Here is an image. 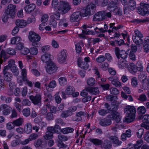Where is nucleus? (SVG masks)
I'll return each instance as SVG.
<instances>
[{"instance_id": "f03ea898", "label": "nucleus", "mask_w": 149, "mask_h": 149, "mask_svg": "<svg viewBox=\"0 0 149 149\" xmlns=\"http://www.w3.org/2000/svg\"><path fill=\"white\" fill-rule=\"evenodd\" d=\"M136 110L133 106L127 105L124 109V113L126 115L125 117V122L130 123L134 121L135 118V113Z\"/></svg>"}, {"instance_id": "0eeeda50", "label": "nucleus", "mask_w": 149, "mask_h": 149, "mask_svg": "<svg viewBox=\"0 0 149 149\" xmlns=\"http://www.w3.org/2000/svg\"><path fill=\"white\" fill-rule=\"evenodd\" d=\"M95 5L93 3L88 5L86 9L82 13V17H86L93 14L95 11Z\"/></svg>"}, {"instance_id": "c756f323", "label": "nucleus", "mask_w": 149, "mask_h": 149, "mask_svg": "<svg viewBox=\"0 0 149 149\" xmlns=\"http://www.w3.org/2000/svg\"><path fill=\"white\" fill-rule=\"evenodd\" d=\"M74 129L70 127L64 128L61 129V132L64 134L72 133Z\"/></svg>"}, {"instance_id": "423d86ee", "label": "nucleus", "mask_w": 149, "mask_h": 149, "mask_svg": "<svg viewBox=\"0 0 149 149\" xmlns=\"http://www.w3.org/2000/svg\"><path fill=\"white\" fill-rule=\"evenodd\" d=\"M149 4L144 3H141L139 7L137 8V12L140 15L145 16L149 13Z\"/></svg>"}, {"instance_id": "a19ab883", "label": "nucleus", "mask_w": 149, "mask_h": 149, "mask_svg": "<svg viewBox=\"0 0 149 149\" xmlns=\"http://www.w3.org/2000/svg\"><path fill=\"white\" fill-rule=\"evenodd\" d=\"M58 138L59 140L58 141H66L68 140V137L63 134H59L58 136Z\"/></svg>"}, {"instance_id": "5fc2aeb1", "label": "nucleus", "mask_w": 149, "mask_h": 149, "mask_svg": "<svg viewBox=\"0 0 149 149\" xmlns=\"http://www.w3.org/2000/svg\"><path fill=\"white\" fill-rule=\"evenodd\" d=\"M131 83L132 86L133 87H136L138 85L137 80L136 77H133L131 79Z\"/></svg>"}, {"instance_id": "a878e982", "label": "nucleus", "mask_w": 149, "mask_h": 149, "mask_svg": "<svg viewBox=\"0 0 149 149\" xmlns=\"http://www.w3.org/2000/svg\"><path fill=\"white\" fill-rule=\"evenodd\" d=\"M88 90L91 93L96 95L99 93L98 88L97 87H88Z\"/></svg>"}, {"instance_id": "6e6d98bb", "label": "nucleus", "mask_w": 149, "mask_h": 149, "mask_svg": "<svg viewBox=\"0 0 149 149\" xmlns=\"http://www.w3.org/2000/svg\"><path fill=\"white\" fill-rule=\"evenodd\" d=\"M60 17V14L59 13H57L56 14L52 13L51 14L50 18L57 20L59 19Z\"/></svg>"}, {"instance_id": "338daca9", "label": "nucleus", "mask_w": 149, "mask_h": 149, "mask_svg": "<svg viewBox=\"0 0 149 149\" xmlns=\"http://www.w3.org/2000/svg\"><path fill=\"white\" fill-rule=\"evenodd\" d=\"M48 18L49 16L48 14H44L41 17V21L43 23H45L47 22Z\"/></svg>"}, {"instance_id": "69168bd1", "label": "nucleus", "mask_w": 149, "mask_h": 149, "mask_svg": "<svg viewBox=\"0 0 149 149\" xmlns=\"http://www.w3.org/2000/svg\"><path fill=\"white\" fill-rule=\"evenodd\" d=\"M21 69V74L22 77V80L24 79H26L27 78V71L26 69L25 68L22 69Z\"/></svg>"}, {"instance_id": "f3484780", "label": "nucleus", "mask_w": 149, "mask_h": 149, "mask_svg": "<svg viewBox=\"0 0 149 149\" xmlns=\"http://www.w3.org/2000/svg\"><path fill=\"white\" fill-rule=\"evenodd\" d=\"M118 0H112L108 4L107 9L110 12L114 11L117 7Z\"/></svg>"}, {"instance_id": "de8ad7c7", "label": "nucleus", "mask_w": 149, "mask_h": 149, "mask_svg": "<svg viewBox=\"0 0 149 149\" xmlns=\"http://www.w3.org/2000/svg\"><path fill=\"white\" fill-rule=\"evenodd\" d=\"M29 52L31 55H36L38 53V49L36 47H31L29 49Z\"/></svg>"}, {"instance_id": "b1692460", "label": "nucleus", "mask_w": 149, "mask_h": 149, "mask_svg": "<svg viewBox=\"0 0 149 149\" xmlns=\"http://www.w3.org/2000/svg\"><path fill=\"white\" fill-rule=\"evenodd\" d=\"M36 5L33 3H31L29 5H26L24 7V10L27 13H30L34 10L35 8Z\"/></svg>"}, {"instance_id": "393cba45", "label": "nucleus", "mask_w": 149, "mask_h": 149, "mask_svg": "<svg viewBox=\"0 0 149 149\" xmlns=\"http://www.w3.org/2000/svg\"><path fill=\"white\" fill-rule=\"evenodd\" d=\"M51 55L49 53H47L41 56V60L43 63H46L50 61Z\"/></svg>"}, {"instance_id": "1a4fd4ad", "label": "nucleus", "mask_w": 149, "mask_h": 149, "mask_svg": "<svg viewBox=\"0 0 149 149\" xmlns=\"http://www.w3.org/2000/svg\"><path fill=\"white\" fill-rule=\"evenodd\" d=\"M45 68L47 73L49 74L55 73L58 69L57 66L52 61L49 63Z\"/></svg>"}, {"instance_id": "79ce46f5", "label": "nucleus", "mask_w": 149, "mask_h": 149, "mask_svg": "<svg viewBox=\"0 0 149 149\" xmlns=\"http://www.w3.org/2000/svg\"><path fill=\"white\" fill-rule=\"evenodd\" d=\"M77 109V107L76 106H73L69 107L67 110L69 113L70 116H72L73 112H75Z\"/></svg>"}, {"instance_id": "f704fd0d", "label": "nucleus", "mask_w": 149, "mask_h": 149, "mask_svg": "<svg viewBox=\"0 0 149 149\" xmlns=\"http://www.w3.org/2000/svg\"><path fill=\"white\" fill-rule=\"evenodd\" d=\"M137 112L139 115H143L146 111V109L143 106L139 107L137 109Z\"/></svg>"}, {"instance_id": "4d7b16f0", "label": "nucleus", "mask_w": 149, "mask_h": 149, "mask_svg": "<svg viewBox=\"0 0 149 149\" xmlns=\"http://www.w3.org/2000/svg\"><path fill=\"white\" fill-rule=\"evenodd\" d=\"M22 103L23 106H29L31 104V102L26 98L22 100Z\"/></svg>"}, {"instance_id": "4c0bfd02", "label": "nucleus", "mask_w": 149, "mask_h": 149, "mask_svg": "<svg viewBox=\"0 0 149 149\" xmlns=\"http://www.w3.org/2000/svg\"><path fill=\"white\" fill-rule=\"evenodd\" d=\"M111 84L116 87H120L121 86V82H119L118 79H113L111 81Z\"/></svg>"}, {"instance_id": "f257e3e1", "label": "nucleus", "mask_w": 149, "mask_h": 149, "mask_svg": "<svg viewBox=\"0 0 149 149\" xmlns=\"http://www.w3.org/2000/svg\"><path fill=\"white\" fill-rule=\"evenodd\" d=\"M104 106L108 111H111V112L107 115V117L100 121V125L104 127L109 126L111 124V119L114 120L117 123L119 122L121 120V117L120 113L116 111L115 106L113 104L109 105L107 103L104 104Z\"/></svg>"}, {"instance_id": "39448f33", "label": "nucleus", "mask_w": 149, "mask_h": 149, "mask_svg": "<svg viewBox=\"0 0 149 149\" xmlns=\"http://www.w3.org/2000/svg\"><path fill=\"white\" fill-rule=\"evenodd\" d=\"M57 9L60 12L65 14L70 10L71 9V7L67 2L61 1H60Z\"/></svg>"}, {"instance_id": "f8f14e48", "label": "nucleus", "mask_w": 149, "mask_h": 149, "mask_svg": "<svg viewBox=\"0 0 149 149\" xmlns=\"http://www.w3.org/2000/svg\"><path fill=\"white\" fill-rule=\"evenodd\" d=\"M16 6L12 4H9L7 7L5 12L6 14L10 15L12 17H14L17 10L16 9Z\"/></svg>"}, {"instance_id": "ddd939ff", "label": "nucleus", "mask_w": 149, "mask_h": 149, "mask_svg": "<svg viewBox=\"0 0 149 149\" xmlns=\"http://www.w3.org/2000/svg\"><path fill=\"white\" fill-rule=\"evenodd\" d=\"M11 109L10 107L6 104H2L0 107V111H2V114L4 116L9 115Z\"/></svg>"}, {"instance_id": "2eb2a0df", "label": "nucleus", "mask_w": 149, "mask_h": 149, "mask_svg": "<svg viewBox=\"0 0 149 149\" xmlns=\"http://www.w3.org/2000/svg\"><path fill=\"white\" fill-rule=\"evenodd\" d=\"M81 16L82 14L80 12H74L70 16V21L72 22L78 21Z\"/></svg>"}, {"instance_id": "58836bf2", "label": "nucleus", "mask_w": 149, "mask_h": 149, "mask_svg": "<svg viewBox=\"0 0 149 149\" xmlns=\"http://www.w3.org/2000/svg\"><path fill=\"white\" fill-rule=\"evenodd\" d=\"M9 68L15 75L17 76L18 75L19 73L17 71L18 68L15 65L10 67Z\"/></svg>"}, {"instance_id": "680f3d73", "label": "nucleus", "mask_w": 149, "mask_h": 149, "mask_svg": "<svg viewBox=\"0 0 149 149\" xmlns=\"http://www.w3.org/2000/svg\"><path fill=\"white\" fill-rule=\"evenodd\" d=\"M56 124H59L61 125H65V123L63 120L61 118H56L55 120Z\"/></svg>"}, {"instance_id": "8fccbe9b", "label": "nucleus", "mask_w": 149, "mask_h": 149, "mask_svg": "<svg viewBox=\"0 0 149 149\" xmlns=\"http://www.w3.org/2000/svg\"><path fill=\"white\" fill-rule=\"evenodd\" d=\"M126 61H119L118 63V65L119 68H123L126 66Z\"/></svg>"}, {"instance_id": "9b49d317", "label": "nucleus", "mask_w": 149, "mask_h": 149, "mask_svg": "<svg viewBox=\"0 0 149 149\" xmlns=\"http://www.w3.org/2000/svg\"><path fill=\"white\" fill-rule=\"evenodd\" d=\"M8 70L7 67L5 66L3 71L4 80L7 82L10 81L13 77L12 74L8 72Z\"/></svg>"}, {"instance_id": "e433bc0d", "label": "nucleus", "mask_w": 149, "mask_h": 149, "mask_svg": "<svg viewBox=\"0 0 149 149\" xmlns=\"http://www.w3.org/2000/svg\"><path fill=\"white\" fill-rule=\"evenodd\" d=\"M22 112L24 116L27 117L29 116L31 114L30 109L29 107L25 108L23 110Z\"/></svg>"}, {"instance_id": "09e8293b", "label": "nucleus", "mask_w": 149, "mask_h": 149, "mask_svg": "<svg viewBox=\"0 0 149 149\" xmlns=\"http://www.w3.org/2000/svg\"><path fill=\"white\" fill-rule=\"evenodd\" d=\"M60 116L61 118H66L70 116L67 110L62 111Z\"/></svg>"}, {"instance_id": "13d9d810", "label": "nucleus", "mask_w": 149, "mask_h": 149, "mask_svg": "<svg viewBox=\"0 0 149 149\" xmlns=\"http://www.w3.org/2000/svg\"><path fill=\"white\" fill-rule=\"evenodd\" d=\"M138 99L141 102H144L146 101L147 98L145 94H142L139 95Z\"/></svg>"}, {"instance_id": "412c9836", "label": "nucleus", "mask_w": 149, "mask_h": 149, "mask_svg": "<svg viewBox=\"0 0 149 149\" xmlns=\"http://www.w3.org/2000/svg\"><path fill=\"white\" fill-rule=\"evenodd\" d=\"M17 81L18 83L19 84V85H21L23 84V81L25 82V83L27 84L30 87H32L33 86V84L32 82L31 81L27 79V78H26V79H24L22 80V79L21 77H19L17 79Z\"/></svg>"}, {"instance_id": "0e129e2a", "label": "nucleus", "mask_w": 149, "mask_h": 149, "mask_svg": "<svg viewBox=\"0 0 149 149\" xmlns=\"http://www.w3.org/2000/svg\"><path fill=\"white\" fill-rule=\"evenodd\" d=\"M144 132V129L141 128L138 130L136 132L137 136L139 138H141Z\"/></svg>"}, {"instance_id": "bf43d9fd", "label": "nucleus", "mask_w": 149, "mask_h": 149, "mask_svg": "<svg viewBox=\"0 0 149 149\" xmlns=\"http://www.w3.org/2000/svg\"><path fill=\"white\" fill-rule=\"evenodd\" d=\"M110 92L111 94L114 95H118L119 93V91L117 88L113 87L110 88Z\"/></svg>"}, {"instance_id": "603ef678", "label": "nucleus", "mask_w": 149, "mask_h": 149, "mask_svg": "<svg viewBox=\"0 0 149 149\" xmlns=\"http://www.w3.org/2000/svg\"><path fill=\"white\" fill-rule=\"evenodd\" d=\"M107 110H107L104 109H100L98 110V113L100 115L104 116L108 113Z\"/></svg>"}, {"instance_id": "cd10ccee", "label": "nucleus", "mask_w": 149, "mask_h": 149, "mask_svg": "<svg viewBox=\"0 0 149 149\" xmlns=\"http://www.w3.org/2000/svg\"><path fill=\"white\" fill-rule=\"evenodd\" d=\"M23 121V118H19L13 121V124L15 126H20L22 125Z\"/></svg>"}, {"instance_id": "c85d7f7f", "label": "nucleus", "mask_w": 149, "mask_h": 149, "mask_svg": "<svg viewBox=\"0 0 149 149\" xmlns=\"http://www.w3.org/2000/svg\"><path fill=\"white\" fill-rule=\"evenodd\" d=\"M24 130L25 132L27 134H29L31 132L32 126L31 123H28L25 125Z\"/></svg>"}, {"instance_id": "3c124183", "label": "nucleus", "mask_w": 149, "mask_h": 149, "mask_svg": "<svg viewBox=\"0 0 149 149\" xmlns=\"http://www.w3.org/2000/svg\"><path fill=\"white\" fill-rule=\"evenodd\" d=\"M143 143V141L142 139H140L138 140L136 144L135 145L134 147L136 149L139 148L142 145Z\"/></svg>"}, {"instance_id": "864d4df0", "label": "nucleus", "mask_w": 149, "mask_h": 149, "mask_svg": "<svg viewBox=\"0 0 149 149\" xmlns=\"http://www.w3.org/2000/svg\"><path fill=\"white\" fill-rule=\"evenodd\" d=\"M149 21V19L148 18H146L143 19H135L134 20V22L137 23H139L141 22L144 23L148 22Z\"/></svg>"}, {"instance_id": "7ed1b4c3", "label": "nucleus", "mask_w": 149, "mask_h": 149, "mask_svg": "<svg viewBox=\"0 0 149 149\" xmlns=\"http://www.w3.org/2000/svg\"><path fill=\"white\" fill-rule=\"evenodd\" d=\"M29 40L32 42L33 46L38 47L40 45L39 42L40 39V37L38 34L33 31L29 33Z\"/></svg>"}, {"instance_id": "a18cd8bd", "label": "nucleus", "mask_w": 149, "mask_h": 149, "mask_svg": "<svg viewBox=\"0 0 149 149\" xmlns=\"http://www.w3.org/2000/svg\"><path fill=\"white\" fill-rule=\"evenodd\" d=\"M90 141L95 145H100L102 143L101 140L97 139H91Z\"/></svg>"}, {"instance_id": "aec40b11", "label": "nucleus", "mask_w": 149, "mask_h": 149, "mask_svg": "<svg viewBox=\"0 0 149 149\" xmlns=\"http://www.w3.org/2000/svg\"><path fill=\"white\" fill-rule=\"evenodd\" d=\"M78 65L79 67H80L81 68L84 69H87L89 67V65L88 63L85 61H84L82 60L80 58L78 59Z\"/></svg>"}, {"instance_id": "a211bd4d", "label": "nucleus", "mask_w": 149, "mask_h": 149, "mask_svg": "<svg viewBox=\"0 0 149 149\" xmlns=\"http://www.w3.org/2000/svg\"><path fill=\"white\" fill-rule=\"evenodd\" d=\"M52 99V96L50 93H46L45 95V100H44L45 104L47 106V108L51 107V102Z\"/></svg>"}, {"instance_id": "dca6fc26", "label": "nucleus", "mask_w": 149, "mask_h": 149, "mask_svg": "<svg viewBox=\"0 0 149 149\" xmlns=\"http://www.w3.org/2000/svg\"><path fill=\"white\" fill-rule=\"evenodd\" d=\"M104 11H99L96 13L94 15L93 20L94 21H100L103 20L104 19Z\"/></svg>"}, {"instance_id": "ea45409f", "label": "nucleus", "mask_w": 149, "mask_h": 149, "mask_svg": "<svg viewBox=\"0 0 149 149\" xmlns=\"http://www.w3.org/2000/svg\"><path fill=\"white\" fill-rule=\"evenodd\" d=\"M43 142V141L41 139H38L34 141L33 145L36 147L38 148L39 146H42V143Z\"/></svg>"}, {"instance_id": "4be33fe9", "label": "nucleus", "mask_w": 149, "mask_h": 149, "mask_svg": "<svg viewBox=\"0 0 149 149\" xmlns=\"http://www.w3.org/2000/svg\"><path fill=\"white\" fill-rule=\"evenodd\" d=\"M128 70L129 72L132 74L137 72V68L136 65L133 63H129L127 66Z\"/></svg>"}, {"instance_id": "774afa93", "label": "nucleus", "mask_w": 149, "mask_h": 149, "mask_svg": "<svg viewBox=\"0 0 149 149\" xmlns=\"http://www.w3.org/2000/svg\"><path fill=\"white\" fill-rule=\"evenodd\" d=\"M105 59V58L104 56L100 55L96 58V60L97 62L100 63L104 61Z\"/></svg>"}, {"instance_id": "20e7f679", "label": "nucleus", "mask_w": 149, "mask_h": 149, "mask_svg": "<svg viewBox=\"0 0 149 149\" xmlns=\"http://www.w3.org/2000/svg\"><path fill=\"white\" fill-rule=\"evenodd\" d=\"M47 107V106L45 104L41 108L40 114L41 115L45 116L47 120L48 121L52 120L54 119L53 115L51 112L48 111Z\"/></svg>"}, {"instance_id": "7c9ffc66", "label": "nucleus", "mask_w": 149, "mask_h": 149, "mask_svg": "<svg viewBox=\"0 0 149 149\" xmlns=\"http://www.w3.org/2000/svg\"><path fill=\"white\" fill-rule=\"evenodd\" d=\"M56 83L55 80H52L50 82L48 86H46V89L48 91H50L51 88H54L56 86Z\"/></svg>"}, {"instance_id": "e2e57ef3", "label": "nucleus", "mask_w": 149, "mask_h": 149, "mask_svg": "<svg viewBox=\"0 0 149 149\" xmlns=\"http://www.w3.org/2000/svg\"><path fill=\"white\" fill-rule=\"evenodd\" d=\"M9 86L10 91V95H11L13 94V90L15 88V86L14 82H10L9 84Z\"/></svg>"}, {"instance_id": "bb28decb", "label": "nucleus", "mask_w": 149, "mask_h": 149, "mask_svg": "<svg viewBox=\"0 0 149 149\" xmlns=\"http://www.w3.org/2000/svg\"><path fill=\"white\" fill-rule=\"evenodd\" d=\"M111 146V142L108 140H106L104 141L103 143L102 144V147L106 149H109Z\"/></svg>"}, {"instance_id": "4468645a", "label": "nucleus", "mask_w": 149, "mask_h": 149, "mask_svg": "<svg viewBox=\"0 0 149 149\" xmlns=\"http://www.w3.org/2000/svg\"><path fill=\"white\" fill-rule=\"evenodd\" d=\"M29 98L34 104H39L41 103V95L40 94H37L35 96L30 95Z\"/></svg>"}, {"instance_id": "2f4dec72", "label": "nucleus", "mask_w": 149, "mask_h": 149, "mask_svg": "<svg viewBox=\"0 0 149 149\" xmlns=\"http://www.w3.org/2000/svg\"><path fill=\"white\" fill-rule=\"evenodd\" d=\"M74 88L72 86H68L65 90V93L68 95H71L75 91Z\"/></svg>"}, {"instance_id": "c9c22d12", "label": "nucleus", "mask_w": 149, "mask_h": 149, "mask_svg": "<svg viewBox=\"0 0 149 149\" xmlns=\"http://www.w3.org/2000/svg\"><path fill=\"white\" fill-rule=\"evenodd\" d=\"M136 65L137 68V72L138 71L140 72L143 71V68L142 65V64L141 61H138Z\"/></svg>"}, {"instance_id": "49530a36", "label": "nucleus", "mask_w": 149, "mask_h": 149, "mask_svg": "<svg viewBox=\"0 0 149 149\" xmlns=\"http://www.w3.org/2000/svg\"><path fill=\"white\" fill-rule=\"evenodd\" d=\"M59 82L61 86H64L66 84V79L65 77H61L59 79Z\"/></svg>"}, {"instance_id": "9d476101", "label": "nucleus", "mask_w": 149, "mask_h": 149, "mask_svg": "<svg viewBox=\"0 0 149 149\" xmlns=\"http://www.w3.org/2000/svg\"><path fill=\"white\" fill-rule=\"evenodd\" d=\"M68 53L67 51L65 49L61 50L58 53L57 55V59L59 62L60 63H63L66 61Z\"/></svg>"}, {"instance_id": "6e6552de", "label": "nucleus", "mask_w": 149, "mask_h": 149, "mask_svg": "<svg viewBox=\"0 0 149 149\" xmlns=\"http://www.w3.org/2000/svg\"><path fill=\"white\" fill-rule=\"evenodd\" d=\"M135 35L132 36V40L134 42L138 45H139L143 43V40L142 38L143 37V34L138 30L134 31Z\"/></svg>"}, {"instance_id": "473e14b6", "label": "nucleus", "mask_w": 149, "mask_h": 149, "mask_svg": "<svg viewBox=\"0 0 149 149\" xmlns=\"http://www.w3.org/2000/svg\"><path fill=\"white\" fill-rule=\"evenodd\" d=\"M128 9L134 10L136 8V2L134 0H130L128 4Z\"/></svg>"}, {"instance_id": "37998d69", "label": "nucleus", "mask_w": 149, "mask_h": 149, "mask_svg": "<svg viewBox=\"0 0 149 149\" xmlns=\"http://www.w3.org/2000/svg\"><path fill=\"white\" fill-rule=\"evenodd\" d=\"M86 81L88 85L91 86H93L95 83V79L92 77L87 79Z\"/></svg>"}, {"instance_id": "6ab92c4d", "label": "nucleus", "mask_w": 149, "mask_h": 149, "mask_svg": "<svg viewBox=\"0 0 149 149\" xmlns=\"http://www.w3.org/2000/svg\"><path fill=\"white\" fill-rule=\"evenodd\" d=\"M141 88L145 90H149V80L145 78L141 81Z\"/></svg>"}, {"instance_id": "c03bdc74", "label": "nucleus", "mask_w": 149, "mask_h": 149, "mask_svg": "<svg viewBox=\"0 0 149 149\" xmlns=\"http://www.w3.org/2000/svg\"><path fill=\"white\" fill-rule=\"evenodd\" d=\"M13 17L10 15H9L5 13V14L3 15L2 17V19L3 22H7L8 18Z\"/></svg>"}, {"instance_id": "052dcab7", "label": "nucleus", "mask_w": 149, "mask_h": 149, "mask_svg": "<svg viewBox=\"0 0 149 149\" xmlns=\"http://www.w3.org/2000/svg\"><path fill=\"white\" fill-rule=\"evenodd\" d=\"M53 133L47 131L46 134L44 136V138L46 139H50L53 138Z\"/></svg>"}, {"instance_id": "72a5a7b5", "label": "nucleus", "mask_w": 149, "mask_h": 149, "mask_svg": "<svg viewBox=\"0 0 149 149\" xmlns=\"http://www.w3.org/2000/svg\"><path fill=\"white\" fill-rule=\"evenodd\" d=\"M82 34H79V36L81 38H84L85 36L84 35H87L89 34H93V32L92 31H91L88 29H86L85 30H82Z\"/></svg>"}, {"instance_id": "5701e85b", "label": "nucleus", "mask_w": 149, "mask_h": 149, "mask_svg": "<svg viewBox=\"0 0 149 149\" xmlns=\"http://www.w3.org/2000/svg\"><path fill=\"white\" fill-rule=\"evenodd\" d=\"M16 24L18 27L23 28L27 26V22L26 20L23 19H17L16 20Z\"/></svg>"}]
</instances>
